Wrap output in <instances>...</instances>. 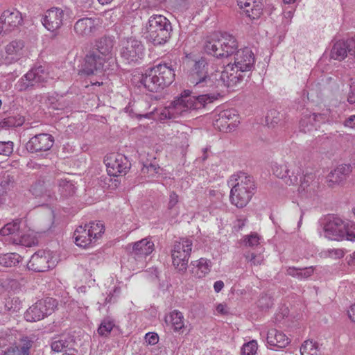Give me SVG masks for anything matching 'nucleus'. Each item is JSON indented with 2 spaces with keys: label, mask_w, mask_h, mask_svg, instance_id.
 <instances>
[{
  "label": "nucleus",
  "mask_w": 355,
  "mask_h": 355,
  "mask_svg": "<svg viewBox=\"0 0 355 355\" xmlns=\"http://www.w3.org/2000/svg\"><path fill=\"white\" fill-rule=\"evenodd\" d=\"M272 171L277 178L284 179L286 184L292 185L297 182L301 168L288 164H275L272 167Z\"/></svg>",
  "instance_id": "nucleus-16"
},
{
  "label": "nucleus",
  "mask_w": 355,
  "mask_h": 355,
  "mask_svg": "<svg viewBox=\"0 0 355 355\" xmlns=\"http://www.w3.org/2000/svg\"><path fill=\"white\" fill-rule=\"evenodd\" d=\"M178 202V196L175 192H171L169 196L168 208L172 209Z\"/></svg>",
  "instance_id": "nucleus-57"
},
{
  "label": "nucleus",
  "mask_w": 355,
  "mask_h": 355,
  "mask_svg": "<svg viewBox=\"0 0 355 355\" xmlns=\"http://www.w3.org/2000/svg\"><path fill=\"white\" fill-rule=\"evenodd\" d=\"M21 261V257L15 252L6 253L0 255V265L3 267H14Z\"/></svg>",
  "instance_id": "nucleus-34"
},
{
  "label": "nucleus",
  "mask_w": 355,
  "mask_h": 355,
  "mask_svg": "<svg viewBox=\"0 0 355 355\" xmlns=\"http://www.w3.org/2000/svg\"><path fill=\"white\" fill-rule=\"evenodd\" d=\"M19 225L17 222L9 223L0 230V236L4 237L3 242L12 244L25 245L24 238L19 236Z\"/></svg>",
  "instance_id": "nucleus-20"
},
{
  "label": "nucleus",
  "mask_w": 355,
  "mask_h": 355,
  "mask_svg": "<svg viewBox=\"0 0 355 355\" xmlns=\"http://www.w3.org/2000/svg\"><path fill=\"white\" fill-rule=\"evenodd\" d=\"M76 2L80 4L84 8H89L94 2V0H75Z\"/></svg>",
  "instance_id": "nucleus-59"
},
{
  "label": "nucleus",
  "mask_w": 355,
  "mask_h": 355,
  "mask_svg": "<svg viewBox=\"0 0 355 355\" xmlns=\"http://www.w3.org/2000/svg\"><path fill=\"white\" fill-rule=\"evenodd\" d=\"M21 124L22 121L20 119H17L14 116H9L0 121V128H9L12 127H17Z\"/></svg>",
  "instance_id": "nucleus-46"
},
{
  "label": "nucleus",
  "mask_w": 355,
  "mask_h": 355,
  "mask_svg": "<svg viewBox=\"0 0 355 355\" xmlns=\"http://www.w3.org/2000/svg\"><path fill=\"white\" fill-rule=\"evenodd\" d=\"M266 340L268 345L279 348L286 347L290 343L288 336L276 329H271L268 331Z\"/></svg>",
  "instance_id": "nucleus-25"
},
{
  "label": "nucleus",
  "mask_w": 355,
  "mask_h": 355,
  "mask_svg": "<svg viewBox=\"0 0 355 355\" xmlns=\"http://www.w3.org/2000/svg\"><path fill=\"white\" fill-rule=\"evenodd\" d=\"M22 41H12L6 46L5 62L12 64L18 61L24 55Z\"/></svg>",
  "instance_id": "nucleus-23"
},
{
  "label": "nucleus",
  "mask_w": 355,
  "mask_h": 355,
  "mask_svg": "<svg viewBox=\"0 0 355 355\" xmlns=\"http://www.w3.org/2000/svg\"><path fill=\"white\" fill-rule=\"evenodd\" d=\"M301 355H320L318 345L312 340H305L300 347Z\"/></svg>",
  "instance_id": "nucleus-38"
},
{
  "label": "nucleus",
  "mask_w": 355,
  "mask_h": 355,
  "mask_svg": "<svg viewBox=\"0 0 355 355\" xmlns=\"http://www.w3.org/2000/svg\"><path fill=\"white\" fill-rule=\"evenodd\" d=\"M205 51L217 58H228L234 55V63H228L225 67H230V72L235 74L241 83L246 73L254 67L255 57L251 49L245 47L238 50V42L232 35L227 33L214 34L208 37L204 45Z\"/></svg>",
  "instance_id": "nucleus-2"
},
{
  "label": "nucleus",
  "mask_w": 355,
  "mask_h": 355,
  "mask_svg": "<svg viewBox=\"0 0 355 355\" xmlns=\"http://www.w3.org/2000/svg\"><path fill=\"white\" fill-rule=\"evenodd\" d=\"M245 257L251 264L254 266L260 265L263 261V256L261 254H256L254 253H250L245 255Z\"/></svg>",
  "instance_id": "nucleus-50"
},
{
  "label": "nucleus",
  "mask_w": 355,
  "mask_h": 355,
  "mask_svg": "<svg viewBox=\"0 0 355 355\" xmlns=\"http://www.w3.org/2000/svg\"><path fill=\"white\" fill-rule=\"evenodd\" d=\"M5 306L8 311L13 313L18 311L21 309V302L17 297H13L6 302Z\"/></svg>",
  "instance_id": "nucleus-49"
},
{
  "label": "nucleus",
  "mask_w": 355,
  "mask_h": 355,
  "mask_svg": "<svg viewBox=\"0 0 355 355\" xmlns=\"http://www.w3.org/2000/svg\"><path fill=\"white\" fill-rule=\"evenodd\" d=\"M47 79V73L42 66L35 67L24 75L15 84V89L24 92L39 87Z\"/></svg>",
  "instance_id": "nucleus-11"
},
{
  "label": "nucleus",
  "mask_w": 355,
  "mask_h": 355,
  "mask_svg": "<svg viewBox=\"0 0 355 355\" xmlns=\"http://www.w3.org/2000/svg\"><path fill=\"white\" fill-rule=\"evenodd\" d=\"M120 54L129 64L139 63L144 58L145 46L141 41L135 37H128L122 42Z\"/></svg>",
  "instance_id": "nucleus-9"
},
{
  "label": "nucleus",
  "mask_w": 355,
  "mask_h": 355,
  "mask_svg": "<svg viewBox=\"0 0 355 355\" xmlns=\"http://www.w3.org/2000/svg\"><path fill=\"white\" fill-rule=\"evenodd\" d=\"M320 115H322V123L325 121L337 123L340 119V115L336 107L326 109L323 110L322 113H320Z\"/></svg>",
  "instance_id": "nucleus-43"
},
{
  "label": "nucleus",
  "mask_w": 355,
  "mask_h": 355,
  "mask_svg": "<svg viewBox=\"0 0 355 355\" xmlns=\"http://www.w3.org/2000/svg\"><path fill=\"white\" fill-rule=\"evenodd\" d=\"M54 144V137L47 133L37 134L31 137L26 144V150L31 153L46 152Z\"/></svg>",
  "instance_id": "nucleus-15"
},
{
  "label": "nucleus",
  "mask_w": 355,
  "mask_h": 355,
  "mask_svg": "<svg viewBox=\"0 0 355 355\" xmlns=\"http://www.w3.org/2000/svg\"><path fill=\"white\" fill-rule=\"evenodd\" d=\"M208 63L205 58H200L198 60L195 61L194 65L192 68L189 80L191 83H194L200 79L201 77H205L209 74L207 71Z\"/></svg>",
  "instance_id": "nucleus-28"
},
{
  "label": "nucleus",
  "mask_w": 355,
  "mask_h": 355,
  "mask_svg": "<svg viewBox=\"0 0 355 355\" xmlns=\"http://www.w3.org/2000/svg\"><path fill=\"white\" fill-rule=\"evenodd\" d=\"M35 341L34 335L22 336L19 340V350L24 355H29L30 349L33 346Z\"/></svg>",
  "instance_id": "nucleus-40"
},
{
  "label": "nucleus",
  "mask_w": 355,
  "mask_h": 355,
  "mask_svg": "<svg viewBox=\"0 0 355 355\" xmlns=\"http://www.w3.org/2000/svg\"><path fill=\"white\" fill-rule=\"evenodd\" d=\"M107 173L110 176L125 175L130 168V164L127 157L120 153H112L105 159Z\"/></svg>",
  "instance_id": "nucleus-13"
},
{
  "label": "nucleus",
  "mask_w": 355,
  "mask_h": 355,
  "mask_svg": "<svg viewBox=\"0 0 355 355\" xmlns=\"http://www.w3.org/2000/svg\"><path fill=\"white\" fill-rule=\"evenodd\" d=\"M14 144L12 141H0V155L9 156L13 152Z\"/></svg>",
  "instance_id": "nucleus-48"
},
{
  "label": "nucleus",
  "mask_w": 355,
  "mask_h": 355,
  "mask_svg": "<svg viewBox=\"0 0 355 355\" xmlns=\"http://www.w3.org/2000/svg\"><path fill=\"white\" fill-rule=\"evenodd\" d=\"M159 171V167L154 164H149L148 165L144 164L142 168V172L143 173H150V175H153L155 173H158Z\"/></svg>",
  "instance_id": "nucleus-51"
},
{
  "label": "nucleus",
  "mask_w": 355,
  "mask_h": 355,
  "mask_svg": "<svg viewBox=\"0 0 355 355\" xmlns=\"http://www.w3.org/2000/svg\"><path fill=\"white\" fill-rule=\"evenodd\" d=\"M271 305V299L266 295L261 296L258 301V306L261 309H268Z\"/></svg>",
  "instance_id": "nucleus-53"
},
{
  "label": "nucleus",
  "mask_w": 355,
  "mask_h": 355,
  "mask_svg": "<svg viewBox=\"0 0 355 355\" xmlns=\"http://www.w3.org/2000/svg\"><path fill=\"white\" fill-rule=\"evenodd\" d=\"M350 51H352V55H355V36L349 38Z\"/></svg>",
  "instance_id": "nucleus-63"
},
{
  "label": "nucleus",
  "mask_w": 355,
  "mask_h": 355,
  "mask_svg": "<svg viewBox=\"0 0 355 355\" xmlns=\"http://www.w3.org/2000/svg\"><path fill=\"white\" fill-rule=\"evenodd\" d=\"M85 226L87 230H89V234L95 242L101 236L105 230L104 226L101 221L91 222L89 224H86Z\"/></svg>",
  "instance_id": "nucleus-39"
},
{
  "label": "nucleus",
  "mask_w": 355,
  "mask_h": 355,
  "mask_svg": "<svg viewBox=\"0 0 355 355\" xmlns=\"http://www.w3.org/2000/svg\"><path fill=\"white\" fill-rule=\"evenodd\" d=\"M127 249L130 250L132 258L138 261L137 264L140 265L137 268H142L144 267L146 257L154 250V243L150 237H146L128 244Z\"/></svg>",
  "instance_id": "nucleus-12"
},
{
  "label": "nucleus",
  "mask_w": 355,
  "mask_h": 355,
  "mask_svg": "<svg viewBox=\"0 0 355 355\" xmlns=\"http://www.w3.org/2000/svg\"><path fill=\"white\" fill-rule=\"evenodd\" d=\"M258 345L256 340H251L244 344L241 348V355H254L257 352Z\"/></svg>",
  "instance_id": "nucleus-45"
},
{
  "label": "nucleus",
  "mask_w": 355,
  "mask_h": 355,
  "mask_svg": "<svg viewBox=\"0 0 355 355\" xmlns=\"http://www.w3.org/2000/svg\"><path fill=\"white\" fill-rule=\"evenodd\" d=\"M15 185V178L10 174L3 175L0 180V196L11 190Z\"/></svg>",
  "instance_id": "nucleus-41"
},
{
  "label": "nucleus",
  "mask_w": 355,
  "mask_h": 355,
  "mask_svg": "<svg viewBox=\"0 0 355 355\" xmlns=\"http://www.w3.org/2000/svg\"><path fill=\"white\" fill-rule=\"evenodd\" d=\"M348 315L349 318L355 322V304L352 305L350 309L348 311Z\"/></svg>",
  "instance_id": "nucleus-64"
},
{
  "label": "nucleus",
  "mask_w": 355,
  "mask_h": 355,
  "mask_svg": "<svg viewBox=\"0 0 355 355\" xmlns=\"http://www.w3.org/2000/svg\"><path fill=\"white\" fill-rule=\"evenodd\" d=\"M58 181V187L60 194L64 197L73 196L76 191L74 184L67 178H61Z\"/></svg>",
  "instance_id": "nucleus-35"
},
{
  "label": "nucleus",
  "mask_w": 355,
  "mask_h": 355,
  "mask_svg": "<svg viewBox=\"0 0 355 355\" xmlns=\"http://www.w3.org/2000/svg\"><path fill=\"white\" fill-rule=\"evenodd\" d=\"M145 340L149 345H153L158 343L159 336L156 333L148 332L145 335Z\"/></svg>",
  "instance_id": "nucleus-52"
},
{
  "label": "nucleus",
  "mask_w": 355,
  "mask_h": 355,
  "mask_svg": "<svg viewBox=\"0 0 355 355\" xmlns=\"http://www.w3.org/2000/svg\"><path fill=\"white\" fill-rule=\"evenodd\" d=\"M211 268L210 260L201 258L196 261V264H193L191 268V273L198 278H202L207 275Z\"/></svg>",
  "instance_id": "nucleus-31"
},
{
  "label": "nucleus",
  "mask_w": 355,
  "mask_h": 355,
  "mask_svg": "<svg viewBox=\"0 0 355 355\" xmlns=\"http://www.w3.org/2000/svg\"><path fill=\"white\" fill-rule=\"evenodd\" d=\"M115 64L116 62L111 63L108 58L90 50L85 58V63L81 72L89 76L103 71L114 69Z\"/></svg>",
  "instance_id": "nucleus-7"
},
{
  "label": "nucleus",
  "mask_w": 355,
  "mask_h": 355,
  "mask_svg": "<svg viewBox=\"0 0 355 355\" xmlns=\"http://www.w3.org/2000/svg\"><path fill=\"white\" fill-rule=\"evenodd\" d=\"M3 355H24L23 353L19 350V347H10L8 348L5 352Z\"/></svg>",
  "instance_id": "nucleus-56"
},
{
  "label": "nucleus",
  "mask_w": 355,
  "mask_h": 355,
  "mask_svg": "<svg viewBox=\"0 0 355 355\" xmlns=\"http://www.w3.org/2000/svg\"><path fill=\"white\" fill-rule=\"evenodd\" d=\"M237 4L250 19H257L263 13L261 0H237Z\"/></svg>",
  "instance_id": "nucleus-19"
},
{
  "label": "nucleus",
  "mask_w": 355,
  "mask_h": 355,
  "mask_svg": "<svg viewBox=\"0 0 355 355\" xmlns=\"http://www.w3.org/2000/svg\"><path fill=\"white\" fill-rule=\"evenodd\" d=\"M346 223L337 216H327L321 223L324 236L331 241H343Z\"/></svg>",
  "instance_id": "nucleus-10"
},
{
  "label": "nucleus",
  "mask_w": 355,
  "mask_h": 355,
  "mask_svg": "<svg viewBox=\"0 0 355 355\" xmlns=\"http://www.w3.org/2000/svg\"><path fill=\"white\" fill-rule=\"evenodd\" d=\"M314 270L315 268L313 266L305 267L303 268L289 266L286 268V274L299 280H305L313 274Z\"/></svg>",
  "instance_id": "nucleus-30"
},
{
  "label": "nucleus",
  "mask_w": 355,
  "mask_h": 355,
  "mask_svg": "<svg viewBox=\"0 0 355 355\" xmlns=\"http://www.w3.org/2000/svg\"><path fill=\"white\" fill-rule=\"evenodd\" d=\"M0 20L3 22V26L8 25L10 28H15L21 24L22 17L17 10H5L0 16Z\"/></svg>",
  "instance_id": "nucleus-29"
},
{
  "label": "nucleus",
  "mask_w": 355,
  "mask_h": 355,
  "mask_svg": "<svg viewBox=\"0 0 355 355\" xmlns=\"http://www.w3.org/2000/svg\"><path fill=\"white\" fill-rule=\"evenodd\" d=\"M352 171L351 164H340L327 175V180L331 184H339L346 180Z\"/></svg>",
  "instance_id": "nucleus-24"
},
{
  "label": "nucleus",
  "mask_w": 355,
  "mask_h": 355,
  "mask_svg": "<svg viewBox=\"0 0 355 355\" xmlns=\"http://www.w3.org/2000/svg\"><path fill=\"white\" fill-rule=\"evenodd\" d=\"M230 67H224L222 71H216L208 74L205 77H201L193 83V89L196 92H205L206 94L196 96H190L184 92L185 95L179 97L173 101L168 107V112L172 114L182 115L191 110H198L204 107L207 103L213 102L216 99V95L210 93L215 89L225 87H233L236 85L239 80L235 74H233Z\"/></svg>",
  "instance_id": "nucleus-1"
},
{
  "label": "nucleus",
  "mask_w": 355,
  "mask_h": 355,
  "mask_svg": "<svg viewBox=\"0 0 355 355\" xmlns=\"http://www.w3.org/2000/svg\"><path fill=\"white\" fill-rule=\"evenodd\" d=\"M216 311L218 313L225 315L228 313V309L225 304H219L216 306Z\"/></svg>",
  "instance_id": "nucleus-60"
},
{
  "label": "nucleus",
  "mask_w": 355,
  "mask_h": 355,
  "mask_svg": "<svg viewBox=\"0 0 355 355\" xmlns=\"http://www.w3.org/2000/svg\"><path fill=\"white\" fill-rule=\"evenodd\" d=\"M166 322H169L175 331H180L184 328V316L182 312L174 310L166 318Z\"/></svg>",
  "instance_id": "nucleus-33"
},
{
  "label": "nucleus",
  "mask_w": 355,
  "mask_h": 355,
  "mask_svg": "<svg viewBox=\"0 0 355 355\" xmlns=\"http://www.w3.org/2000/svg\"><path fill=\"white\" fill-rule=\"evenodd\" d=\"M347 101L350 104L355 103V84L350 85L349 91L347 94Z\"/></svg>",
  "instance_id": "nucleus-55"
},
{
  "label": "nucleus",
  "mask_w": 355,
  "mask_h": 355,
  "mask_svg": "<svg viewBox=\"0 0 355 355\" xmlns=\"http://www.w3.org/2000/svg\"><path fill=\"white\" fill-rule=\"evenodd\" d=\"M224 287V283L223 281L218 280L215 282L214 284V288L215 292L219 293Z\"/></svg>",
  "instance_id": "nucleus-62"
},
{
  "label": "nucleus",
  "mask_w": 355,
  "mask_h": 355,
  "mask_svg": "<svg viewBox=\"0 0 355 355\" xmlns=\"http://www.w3.org/2000/svg\"><path fill=\"white\" fill-rule=\"evenodd\" d=\"M71 341L67 338H58L52 340L51 343V348L55 352H62L67 349H70Z\"/></svg>",
  "instance_id": "nucleus-42"
},
{
  "label": "nucleus",
  "mask_w": 355,
  "mask_h": 355,
  "mask_svg": "<svg viewBox=\"0 0 355 355\" xmlns=\"http://www.w3.org/2000/svg\"><path fill=\"white\" fill-rule=\"evenodd\" d=\"M261 237L257 233H251L245 236L244 243L250 247L257 246L260 243Z\"/></svg>",
  "instance_id": "nucleus-47"
},
{
  "label": "nucleus",
  "mask_w": 355,
  "mask_h": 355,
  "mask_svg": "<svg viewBox=\"0 0 355 355\" xmlns=\"http://www.w3.org/2000/svg\"><path fill=\"white\" fill-rule=\"evenodd\" d=\"M114 43V40L112 37H103L96 41L95 45L92 50L108 58L111 63H115L116 60L112 56Z\"/></svg>",
  "instance_id": "nucleus-21"
},
{
  "label": "nucleus",
  "mask_w": 355,
  "mask_h": 355,
  "mask_svg": "<svg viewBox=\"0 0 355 355\" xmlns=\"http://www.w3.org/2000/svg\"><path fill=\"white\" fill-rule=\"evenodd\" d=\"M99 28V21L96 18L84 17L74 24L73 31L80 37H89L94 35Z\"/></svg>",
  "instance_id": "nucleus-18"
},
{
  "label": "nucleus",
  "mask_w": 355,
  "mask_h": 355,
  "mask_svg": "<svg viewBox=\"0 0 355 355\" xmlns=\"http://www.w3.org/2000/svg\"><path fill=\"white\" fill-rule=\"evenodd\" d=\"M238 116L235 113L234 110H225L219 114V119L216 121L220 125L225 126L227 125L226 129L231 130L232 127L236 125V123L238 121Z\"/></svg>",
  "instance_id": "nucleus-32"
},
{
  "label": "nucleus",
  "mask_w": 355,
  "mask_h": 355,
  "mask_svg": "<svg viewBox=\"0 0 355 355\" xmlns=\"http://www.w3.org/2000/svg\"><path fill=\"white\" fill-rule=\"evenodd\" d=\"M65 13L59 8H52L48 10L42 17L43 26L49 31L55 32L63 24Z\"/></svg>",
  "instance_id": "nucleus-17"
},
{
  "label": "nucleus",
  "mask_w": 355,
  "mask_h": 355,
  "mask_svg": "<svg viewBox=\"0 0 355 355\" xmlns=\"http://www.w3.org/2000/svg\"><path fill=\"white\" fill-rule=\"evenodd\" d=\"M175 71L171 64L159 63L148 69L141 75L140 83L151 92H157L169 86L175 79Z\"/></svg>",
  "instance_id": "nucleus-4"
},
{
  "label": "nucleus",
  "mask_w": 355,
  "mask_h": 355,
  "mask_svg": "<svg viewBox=\"0 0 355 355\" xmlns=\"http://www.w3.org/2000/svg\"><path fill=\"white\" fill-rule=\"evenodd\" d=\"M56 300L52 297H46L38 300L30 306L24 313L28 322H37L51 315L56 307Z\"/></svg>",
  "instance_id": "nucleus-8"
},
{
  "label": "nucleus",
  "mask_w": 355,
  "mask_h": 355,
  "mask_svg": "<svg viewBox=\"0 0 355 355\" xmlns=\"http://www.w3.org/2000/svg\"><path fill=\"white\" fill-rule=\"evenodd\" d=\"M31 192L35 196H40L42 193V184L40 182H36L31 185L30 189Z\"/></svg>",
  "instance_id": "nucleus-54"
},
{
  "label": "nucleus",
  "mask_w": 355,
  "mask_h": 355,
  "mask_svg": "<svg viewBox=\"0 0 355 355\" xmlns=\"http://www.w3.org/2000/svg\"><path fill=\"white\" fill-rule=\"evenodd\" d=\"M322 115L306 111L300 121V130L306 132L316 130L318 124L322 122Z\"/></svg>",
  "instance_id": "nucleus-22"
},
{
  "label": "nucleus",
  "mask_w": 355,
  "mask_h": 355,
  "mask_svg": "<svg viewBox=\"0 0 355 355\" xmlns=\"http://www.w3.org/2000/svg\"><path fill=\"white\" fill-rule=\"evenodd\" d=\"M55 266L50 253L44 250H39L34 253L27 263L28 270L39 272H45L54 268Z\"/></svg>",
  "instance_id": "nucleus-14"
},
{
  "label": "nucleus",
  "mask_w": 355,
  "mask_h": 355,
  "mask_svg": "<svg viewBox=\"0 0 355 355\" xmlns=\"http://www.w3.org/2000/svg\"><path fill=\"white\" fill-rule=\"evenodd\" d=\"M73 238L76 245L81 248H88L96 243L85 226H79L74 232Z\"/></svg>",
  "instance_id": "nucleus-26"
},
{
  "label": "nucleus",
  "mask_w": 355,
  "mask_h": 355,
  "mask_svg": "<svg viewBox=\"0 0 355 355\" xmlns=\"http://www.w3.org/2000/svg\"><path fill=\"white\" fill-rule=\"evenodd\" d=\"M115 326L114 320L110 318H104L99 324L97 332L101 336L107 337Z\"/></svg>",
  "instance_id": "nucleus-37"
},
{
  "label": "nucleus",
  "mask_w": 355,
  "mask_h": 355,
  "mask_svg": "<svg viewBox=\"0 0 355 355\" xmlns=\"http://www.w3.org/2000/svg\"><path fill=\"white\" fill-rule=\"evenodd\" d=\"M315 175L313 173H306L302 180H300V186L299 188L300 192L302 191H309L311 192V190H313L315 185L318 184V182L315 181Z\"/></svg>",
  "instance_id": "nucleus-36"
},
{
  "label": "nucleus",
  "mask_w": 355,
  "mask_h": 355,
  "mask_svg": "<svg viewBox=\"0 0 355 355\" xmlns=\"http://www.w3.org/2000/svg\"><path fill=\"white\" fill-rule=\"evenodd\" d=\"M343 125L345 127L355 129V115H352L346 119Z\"/></svg>",
  "instance_id": "nucleus-58"
},
{
  "label": "nucleus",
  "mask_w": 355,
  "mask_h": 355,
  "mask_svg": "<svg viewBox=\"0 0 355 355\" xmlns=\"http://www.w3.org/2000/svg\"><path fill=\"white\" fill-rule=\"evenodd\" d=\"M293 10H288L284 12V18L286 20V24H288L291 23V19L293 17Z\"/></svg>",
  "instance_id": "nucleus-61"
},
{
  "label": "nucleus",
  "mask_w": 355,
  "mask_h": 355,
  "mask_svg": "<svg viewBox=\"0 0 355 355\" xmlns=\"http://www.w3.org/2000/svg\"><path fill=\"white\" fill-rule=\"evenodd\" d=\"M344 232V240L355 241V223L347 221Z\"/></svg>",
  "instance_id": "nucleus-44"
},
{
  "label": "nucleus",
  "mask_w": 355,
  "mask_h": 355,
  "mask_svg": "<svg viewBox=\"0 0 355 355\" xmlns=\"http://www.w3.org/2000/svg\"><path fill=\"white\" fill-rule=\"evenodd\" d=\"M228 184L232 186L230 200L238 208L245 207L254 195L257 186L253 177L244 172L232 175Z\"/></svg>",
  "instance_id": "nucleus-3"
},
{
  "label": "nucleus",
  "mask_w": 355,
  "mask_h": 355,
  "mask_svg": "<svg viewBox=\"0 0 355 355\" xmlns=\"http://www.w3.org/2000/svg\"><path fill=\"white\" fill-rule=\"evenodd\" d=\"M172 26L170 21L162 15H153L146 24L145 38L155 46L163 45L171 37Z\"/></svg>",
  "instance_id": "nucleus-5"
},
{
  "label": "nucleus",
  "mask_w": 355,
  "mask_h": 355,
  "mask_svg": "<svg viewBox=\"0 0 355 355\" xmlns=\"http://www.w3.org/2000/svg\"><path fill=\"white\" fill-rule=\"evenodd\" d=\"M347 52L352 54L349 38L345 41L338 40L334 43L331 48L330 58L334 60L341 61L347 57Z\"/></svg>",
  "instance_id": "nucleus-27"
},
{
  "label": "nucleus",
  "mask_w": 355,
  "mask_h": 355,
  "mask_svg": "<svg viewBox=\"0 0 355 355\" xmlns=\"http://www.w3.org/2000/svg\"><path fill=\"white\" fill-rule=\"evenodd\" d=\"M192 241L187 238H181L175 241L171 250L173 265L180 272H184L192 250Z\"/></svg>",
  "instance_id": "nucleus-6"
}]
</instances>
